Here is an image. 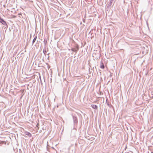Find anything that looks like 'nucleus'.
<instances>
[{"instance_id": "nucleus-1", "label": "nucleus", "mask_w": 153, "mask_h": 153, "mask_svg": "<svg viewBox=\"0 0 153 153\" xmlns=\"http://www.w3.org/2000/svg\"><path fill=\"white\" fill-rule=\"evenodd\" d=\"M25 134L30 137H31L32 136L31 134L28 131L25 132Z\"/></svg>"}, {"instance_id": "nucleus-2", "label": "nucleus", "mask_w": 153, "mask_h": 153, "mask_svg": "<svg viewBox=\"0 0 153 153\" xmlns=\"http://www.w3.org/2000/svg\"><path fill=\"white\" fill-rule=\"evenodd\" d=\"M100 67L102 69H104L105 68L104 64L102 62H101Z\"/></svg>"}, {"instance_id": "nucleus-3", "label": "nucleus", "mask_w": 153, "mask_h": 153, "mask_svg": "<svg viewBox=\"0 0 153 153\" xmlns=\"http://www.w3.org/2000/svg\"><path fill=\"white\" fill-rule=\"evenodd\" d=\"M78 50V48H72L71 49V50L74 52H76Z\"/></svg>"}, {"instance_id": "nucleus-4", "label": "nucleus", "mask_w": 153, "mask_h": 153, "mask_svg": "<svg viewBox=\"0 0 153 153\" xmlns=\"http://www.w3.org/2000/svg\"><path fill=\"white\" fill-rule=\"evenodd\" d=\"M91 106L93 108L96 109L97 108V106L95 105H92Z\"/></svg>"}, {"instance_id": "nucleus-5", "label": "nucleus", "mask_w": 153, "mask_h": 153, "mask_svg": "<svg viewBox=\"0 0 153 153\" xmlns=\"http://www.w3.org/2000/svg\"><path fill=\"white\" fill-rule=\"evenodd\" d=\"M35 40H36V39H35V38L33 40V43L34 42H35Z\"/></svg>"}]
</instances>
